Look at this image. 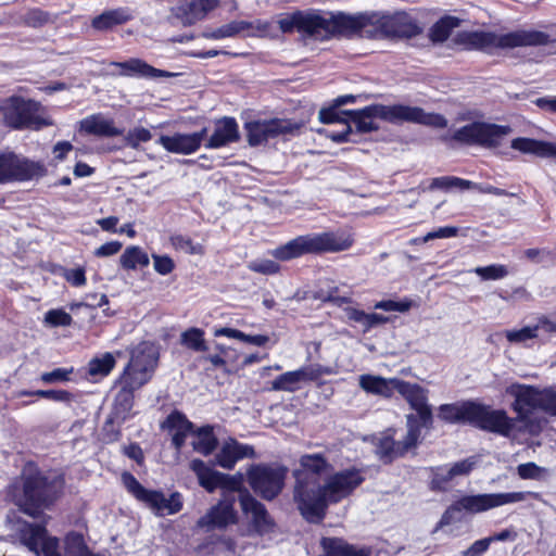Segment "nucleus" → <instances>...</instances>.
Segmentation results:
<instances>
[{
	"label": "nucleus",
	"mask_w": 556,
	"mask_h": 556,
	"mask_svg": "<svg viewBox=\"0 0 556 556\" xmlns=\"http://www.w3.org/2000/svg\"><path fill=\"white\" fill-rule=\"evenodd\" d=\"M300 374L298 370L283 372L271 382V389L276 391L295 392L300 389Z\"/></svg>",
	"instance_id": "nucleus-44"
},
{
	"label": "nucleus",
	"mask_w": 556,
	"mask_h": 556,
	"mask_svg": "<svg viewBox=\"0 0 556 556\" xmlns=\"http://www.w3.org/2000/svg\"><path fill=\"white\" fill-rule=\"evenodd\" d=\"M190 468L195 473L199 484L207 492H214L220 485L222 472L208 467L202 459L195 458Z\"/></svg>",
	"instance_id": "nucleus-34"
},
{
	"label": "nucleus",
	"mask_w": 556,
	"mask_h": 556,
	"mask_svg": "<svg viewBox=\"0 0 556 556\" xmlns=\"http://www.w3.org/2000/svg\"><path fill=\"white\" fill-rule=\"evenodd\" d=\"M220 485L218 489L230 492H243L245 489L242 488L243 477L241 473H237L235 476H230L222 472L220 477Z\"/></svg>",
	"instance_id": "nucleus-55"
},
{
	"label": "nucleus",
	"mask_w": 556,
	"mask_h": 556,
	"mask_svg": "<svg viewBox=\"0 0 556 556\" xmlns=\"http://www.w3.org/2000/svg\"><path fill=\"white\" fill-rule=\"evenodd\" d=\"M506 394L514 397L511 409L516 413L515 422H521L530 434H539L542 430L541 421L532 417L535 410L556 416V390L552 387L540 389L515 382L506 388Z\"/></svg>",
	"instance_id": "nucleus-8"
},
{
	"label": "nucleus",
	"mask_w": 556,
	"mask_h": 556,
	"mask_svg": "<svg viewBox=\"0 0 556 556\" xmlns=\"http://www.w3.org/2000/svg\"><path fill=\"white\" fill-rule=\"evenodd\" d=\"M116 366V359L110 352L92 357L87 365V377L91 382H99L108 377Z\"/></svg>",
	"instance_id": "nucleus-33"
},
{
	"label": "nucleus",
	"mask_w": 556,
	"mask_h": 556,
	"mask_svg": "<svg viewBox=\"0 0 556 556\" xmlns=\"http://www.w3.org/2000/svg\"><path fill=\"white\" fill-rule=\"evenodd\" d=\"M344 313L350 321L361 324L363 332L367 333L372 328L384 325L390 321V318L378 313H366L363 309L348 306L344 307Z\"/></svg>",
	"instance_id": "nucleus-35"
},
{
	"label": "nucleus",
	"mask_w": 556,
	"mask_h": 556,
	"mask_svg": "<svg viewBox=\"0 0 556 556\" xmlns=\"http://www.w3.org/2000/svg\"><path fill=\"white\" fill-rule=\"evenodd\" d=\"M131 15L127 9L118 8L108 10L92 18L91 26L97 30H109L115 26L123 25L130 21Z\"/></svg>",
	"instance_id": "nucleus-36"
},
{
	"label": "nucleus",
	"mask_w": 556,
	"mask_h": 556,
	"mask_svg": "<svg viewBox=\"0 0 556 556\" xmlns=\"http://www.w3.org/2000/svg\"><path fill=\"white\" fill-rule=\"evenodd\" d=\"M359 384L366 392L377 394L381 390L380 387L383 386V377L363 375Z\"/></svg>",
	"instance_id": "nucleus-61"
},
{
	"label": "nucleus",
	"mask_w": 556,
	"mask_h": 556,
	"mask_svg": "<svg viewBox=\"0 0 556 556\" xmlns=\"http://www.w3.org/2000/svg\"><path fill=\"white\" fill-rule=\"evenodd\" d=\"M492 543V539L484 538L475 541L466 551L463 552L464 556H481L484 554Z\"/></svg>",
	"instance_id": "nucleus-64"
},
{
	"label": "nucleus",
	"mask_w": 556,
	"mask_h": 556,
	"mask_svg": "<svg viewBox=\"0 0 556 556\" xmlns=\"http://www.w3.org/2000/svg\"><path fill=\"white\" fill-rule=\"evenodd\" d=\"M343 115L356 126L359 134L377 131L379 125L375 118L391 124L414 123L433 128L443 129L447 126V119L440 113H428L422 108L406 104L384 105L375 103L359 110H343Z\"/></svg>",
	"instance_id": "nucleus-4"
},
{
	"label": "nucleus",
	"mask_w": 556,
	"mask_h": 556,
	"mask_svg": "<svg viewBox=\"0 0 556 556\" xmlns=\"http://www.w3.org/2000/svg\"><path fill=\"white\" fill-rule=\"evenodd\" d=\"M239 502L243 513L252 515L251 522L258 534L263 535L274 530L275 521L265 505L253 497L248 490L241 492Z\"/></svg>",
	"instance_id": "nucleus-20"
},
{
	"label": "nucleus",
	"mask_w": 556,
	"mask_h": 556,
	"mask_svg": "<svg viewBox=\"0 0 556 556\" xmlns=\"http://www.w3.org/2000/svg\"><path fill=\"white\" fill-rule=\"evenodd\" d=\"M453 479L450 469L437 468L429 482V488L434 492H444L447 490V485Z\"/></svg>",
	"instance_id": "nucleus-50"
},
{
	"label": "nucleus",
	"mask_w": 556,
	"mask_h": 556,
	"mask_svg": "<svg viewBox=\"0 0 556 556\" xmlns=\"http://www.w3.org/2000/svg\"><path fill=\"white\" fill-rule=\"evenodd\" d=\"M354 244L352 235L325 231L298 236L278 245L270 254L276 261L289 262L304 255H320L349 250Z\"/></svg>",
	"instance_id": "nucleus-9"
},
{
	"label": "nucleus",
	"mask_w": 556,
	"mask_h": 556,
	"mask_svg": "<svg viewBox=\"0 0 556 556\" xmlns=\"http://www.w3.org/2000/svg\"><path fill=\"white\" fill-rule=\"evenodd\" d=\"M342 111H339V108L332 103V105L328 108H323L319 111V121L323 124H333V123H343L346 124L348 117H342Z\"/></svg>",
	"instance_id": "nucleus-53"
},
{
	"label": "nucleus",
	"mask_w": 556,
	"mask_h": 556,
	"mask_svg": "<svg viewBox=\"0 0 556 556\" xmlns=\"http://www.w3.org/2000/svg\"><path fill=\"white\" fill-rule=\"evenodd\" d=\"M517 472L523 480H544L548 476V469L533 462L518 465Z\"/></svg>",
	"instance_id": "nucleus-46"
},
{
	"label": "nucleus",
	"mask_w": 556,
	"mask_h": 556,
	"mask_svg": "<svg viewBox=\"0 0 556 556\" xmlns=\"http://www.w3.org/2000/svg\"><path fill=\"white\" fill-rule=\"evenodd\" d=\"M121 480L126 491L156 516L175 515L184 507L182 495L177 491L166 497L161 490L144 488L129 471H124L121 476Z\"/></svg>",
	"instance_id": "nucleus-12"
},
{
	"label": "nucleus",
	"mask_w": 556,
	"mask_h": 556,
	"mask_svg": "<svg viewBox=\"0 0 556 556\" xmlns=\"http://www.w3.org/2000/svg\"><path fill=\"white\" fill-rule=\"evenodd\" d=\"M528 497L539 501L541 500V493L527 491L463 495L444 510L435 526V530L448 526L454 521L462 520L463 513L476 515L506 504L522 502Z\"/></svg>",
	"instance_id": "nucleus-10"
},
{
	"label": "nucleus",
	"mask_w": 556,
	"mask_h": 556,
	"mask_svg": "<svg viewBox=\"0 0 556 556\" xmlns=\"http://www.w3.org/2000/svg\"><path fill=\"white\" fill-rule=\"evenodd\" d=\"M391 382L393 383L395 391L401 394L409 404L410 408L416 412V414H408L406 416V424H408V420L413 417L415 426L432 429L433 414L431 406L427 403V390L418 383H412L399 378H392Z\"/></svg>",
	"instance_id": "nucleus-16"
},
{
	"label": "nucleus",
	"mask_w": 556,
	"mask_h": 556,
	"mask_svg": "<svg viewBox=\"0 0 556 556\" xmlns=\"http://www.w3.org/2000/svg\"><path fill=\"white\" fill-rule=\"evenodd\" d=\"M205 332L198 327H190L180 334V344L193 352L204 353L208 350Z\"/></svg>",
	"instance_id": "nucleus-38"
},
{
	"label": "nucleus",
	"mask_w": 556,
	"mask_h": 556,
	"mask_svg": "<svg viewBox=\"0 0 556 556\" xmlns=\"http://www.w3.org/2000/svg\"><path fill=\"white\" fill-rule=\"evenodd\" d=\"M152 258L154 270L162 276L170 274L176 267L174 260L169 255L153 253Z\"/></svg>",
	"instance_id": "nucleus-58"
},
{
	"label": "nucleus",
	"mask_w": 556,
	"mask_h": 556,
	"mask_svg": "<svg viewBox=\"0 0 556 556\" xmlns=\"http://www.w3.org/2000/svg\"><path fill=\"white\" fill-rule=\"evenodd\" d=\"M249 268L262 275H276L280 271V265L273 260H261L250 263Z\"/></svg>",
	"instance_id": "nucleus-57"
},
{
	"label": "nucleus",
	"mask_w": 556,
	"mask_h": 556,
	"mask_svg": "<svg viewBox=\"0 0 556 556\" xmlns=\"http://www.w3.org/2000/svg\"><path fill=\"white\" fill-rule=\"evenodd\" d=\"M473 273L477 274L482 280H498L508 275V269L506 265L492 264L477 267L473 269Z\"/></svg>",
	"instance_id": "nucleus-47"
},
{
	"label": "nucleus",
	"mask_w": 556,
	"mask_h": 556,
	"mask_svg": "<svg viewBox=\"0 0 556 556\" xmlns=\"http://www.w3.org/2000/svg\"><path fill=\"white\" fill-rule=\"evenodd\" d=\"M438 418L451 425L468 424L504 438H509L515 430V419L505 409H496L473 400L441 404L438 407Z\"/></svg>",
	"instance_id": "nucleus-5"
},
{
	"label": "nucleus",
	"mask_w": 556,
	"mask_h": 556,
	"mask_svg": "<svg viewBox=\"0 0 556 556\" xmlns=\"http://www.w3.org/2000/svg\"><path fill=\"white\" fill-rule=\"evenodd\" d=\"M20 538L30 552L39 555L43 543L51 536L48 535L46 525L25 522L24 527L20 530Z\"/></svg>",
	"instance_id": "nucleus-29"
},
{
	"label": "nucleus",
	"mask_w": 556,
	"mask_h": 556,
	"mask_svg": "<svg viewBox=\"0 0 556 556\" xmlns=\"http://www.w3.org/2000/svg\"><path fill=\"white\" fill-rule=\"evenodd\" d=\"M152 139V134L144 127H135L129 129L124 136L125 146L131 149H138L140 143L148 142Z\"/></svg>",
	"instance_id": "nucleus-48"
},
{
	"label": "nucleus",
	"mask_w": 556,
	"mask_h": 556,
	"mask_svg": "<svg viewBox=\"0 0 556 556\" xmlns=\"http://www.w3.org/2000/svg\"><path fill=\"white\" fill-rule=\"evenodd\" d=\"M63 276L73 287H81L87 282L86 270L83 267L66 269Z\"/></svg>",
	"instance_id": "nucleus-63"
},
{
	"label": "nucleus",
	"mask_w": 556,
	"mask_h": 556,
	"mask_svg": "<svg viewBox=\"0 0 556 556\" xmlns=\"http://www.w3.org/2000/svg\"><path fill=\"white\" fill-rule=\"evenodd\" d=\"M554 42L548 34L535 29H518L501 35L488 30H459L451 39L454 49L486 54H493L496 49L541 47Z\"/></svg>",
	"instance_id": "nucleus-6"
},
{
	"label": "nucleus",
	"mask_w": 556,
	"mask_h": 556,
	"mask_svg": "<svg viewBox=\"0 0 556 556\" xmlns=\"http://www.w3.org/2000/svg\"><path fill=\"white\" fill-rule=\"evenodd\" d=\"M240 140L239 125L235 117L224 116L215 121L211 137L204 142L206 149H220Z\"/></svg>",
	"instance_id": "nucleus-23"
},
{
	"label": "nucleus",
	"mask_w": 556,
	"mask_h": 556,
	"mask_svg": "<svg viewBox=\"0 0 556 556\" xmlns=\"http://www.w3.org/2000/svg\"><path fill=\"white\" fill-rule=\"evenodd\" d=\"M112 76L138 77V78H161L169 77L172 73L155 68L139 58H130L123 62L111 61L108 63Z\"/></svg>",
	"instance_id": "nucleus-19"
},
{
	"label": "nucleus",
	"mask_w": 556,
	"mask_h": 556,
	"mask_svg": "<svg viewBox=\"0 0 556 556\" xmlns=\"http://www.w3.org/2000/svg\"><path fill=\"white\" fill-rule=\"evenodd\" d=\"M157 366V355L147 344L131 351L130 358L115 381L121 388L114 399L118 413L128 414L135 404V392L148 383Z\"/></svg>",
	"instance_id": "nucleus-7"
},
{
	"label": "nucleus",
	"mask_w": 556,
	"mask_h": 556,
	"mask_svg": "<svg viewBox=\"0 0 556 556\" xmlns=\"http://www.w3.org/2000/svg\"><path fill=\"white\" fill-rule=\"evenodd\" d=\"M157 142L170 153L188 155L198 151L195 138L191 137L190 134L162 135Z\"/></svg>",
	"instance_id": "nucleus-30"
},
{
	"label": "nucleus",
	"mask_w": 556,
	"mask_h": 556,
	"mask_svg": "<svg viewBox=\"0 0 556 556\" xmlns=\"http://www.w3.org/2000/svg\"><path fill=\"white\" fill-rule=\"evenodd\" d=\"M215 350L217 351V353L203 355L202 359L204 362H208L213 366V368L226 369L227 362L225 359V356L229 348L222 343H215Z\"/></svg>",
	"instance_id": "nucleus-56"
},
{
	"label": "nucleus",
	"mask_w": 556,
	"mask_h": 556,
	"mask_svg": "<svg viewBox=\"0 0 556 556\" xmlns=\"http://www.w3.org/2000/svg\"><path fill=\"white\" fill-rule=\"evenodd\" d=\"M412 307L410 301H394V300H382L379 302H376L374 305V308L376 309H382L386 312H400L405 313L409 311Z\"/></svg>",
	"instance_id": "nucleus-59"
},
{
	"label": "nucleus",
	"mask_w": 556,
	"mask_h": 556,
	"mask_svg": "<svg viewBox=\"0 0 556 556\" xmlns=\"http://www.w3.org/2000/svg\"><path fill=\"white\" fill-rule=\"evenodd\" d=\"M323 554L319 556H370L367 547H357L339 536H323L320 539Z\"/></svg>",
	"instance_id": "nucleus-27"
},
{
	"label": "nucleus",
	"mask_w": 556,
	"mask_h": 556,
	"mask_svg": "<svg viewBox=\"0 0 556 556\" xmlns=\"http://www.w3.org/2000/svg\"><path fill=\"white\" fill-rule=\"evenodd\" d=\"M506 338L510 342H523L530 339H535L538 338L536 328H534V326H527L519 330L508 331Z\"/></svg>",
	"instance_id": "nucleus-60"
},
{
	"label": "nucleus",
	"mask_w": 556,
	"mask_h": 556,
	"mask_svg": "<svg viewBox=\"0 0 556 556\" xmlns=\"http://www.w3.org/2000/svg\"><path fill=\"white\" fill-rule=\"evenodd\" d=\"M462 18L445 14L434 22L428 31V38L432 43H443L452 35L453 30L462 25Z\"/></svg>",
	"instance_id": "nucleus-31"
},
{
	"label": "nucleus",
	"mask_w": 556,
	"mask_h": 556,
	"mask_svg": "<svg viewBox=\"0 0 556 556\" xmlns=\"http://www.w3.org/2000/svg\"><path fill=\"white\" fill-rule=\"evenodd\" d=\"M192 435L195 437V440L192 441L193 450L203 456L213 454L218 446V439L212 425L194 427Z\"/></svg>",
	"instance_id": "nucleus-32"
},
{
	"label": "nucleus",
	"mask_w": 556,
	"mask_h": 556,
	"mask_svg": "<svg viewBox=\"0 0 556 556\" xmlns=\"http://www.w3.org/2000/svg\"><path fill=\"white\" fill-rule=\"evenodd\" d=\"M65 484L64 473L49 476L30 462L7 485L5 498L22 514L38 519L62 497Z\"/></svg>",
	"instance_id": "nucleus-3"
},
{
	"label": "nucleus",
	"mask_w": 556,
	"mask_h": 556,
	"mask_svg": "<svg viewBox=\"0 0 556 556\" xmlns=\"http://www.w3.org/2000/svg\"><path fill=\"white\" fill-rule=\"evenodd\" d=\"M472 187V181L456 176H441L431 179L429 189L450 191L453 188H459L462 190H469Z\"/></svg>",
	"instance_id": "nucleus-41"
},
{
	"label": "nucleus",
	"mask_w": 556,
	"mask_h": 556,
	"mask_svg": "<svg viewBox=\"0 0 556 556\" xmlns=\"http://www.w3.org/2000/svg\"><path fill=\"white\" fill-rule=\"evenodd\" d=\"M299 463L301 468L293 471V500L301 516L309 523H321L330 505L351 496L365 481L362 469L350 467L334 472L320 484L317 477L331 467L321 453L304 454Z\"/></svg>",
	"instance_id": "nucleus-2"
},
{
	"label": "nucleus",
	"mask_w": 556,
	"mask_h": 556,
	"mask_svg": "<svg viewBox=\"0 0 556 556\" xmlns=\"http://www.w3.org/2000/svg\"><path fill=\"white\" fill-rule=\"evenodd\" d=\"M413 417L406 424V434L403 440L395 439L396 430L388 428L374 443L375 455L383 465H391L395 460L406 457L409 453L417 454V448L422 442V428L415 426Z\"/></svg>",
	"instance_id": "nucleus-11"
},
{
	"label": "nucleus",
	"mask_w": 556,
	"mask_h": 556,
	"mask_svg": "<svg viewBox=\"0 0 556 556\" xmlns=\"http://www.w3.org/2000/svg\"><path fill=\"white\" fill-rule=\"evenodd\" d=\"M73 368L58 367L49 372H43L40 376V380L46 383L65 382L71 380V374Z\"/></svg>",
	"instance_id": "nucleus-54"
},
{
	"label": "nucleus",
	"mask_w": 556,
	"mask_h": 556,
	"mask_svg": "<svg viewBox=\"0 0 556 556\" xmlns=\"http://www.w3.org/2000/svg\"><path fill=\"white\" fill-rule=\"evenodd\" d=\"M291 12H287L286 14H290ZM283 13H280L276 16V25H274L273 22L270 21H265V20H256L255 22H252L253 23V27L250 28V30H252V33L250 34V36H257V37H266V38H270V39H275V38H278V33H277V29L282 34V35H286L279 27V24H278V21H279V17L280 15H282ZM292 33H290L289 35H291Z\"/></svg>",
	"instance_id": "nucleus-43"
},
{
	"label": "nucleus",
	"mask_w": 556,
	"mask_h": 556,
	"mask_svg": "<svg viewBox=\"0 0 556 556\" xmlns=\"http://www.w3.org/2000/svg\"><path fill=\"white\" fill-rule=\"evenodd\" d=\"M253 27V23L249 21H232L228 24H225L216 29H214L210 34H205L206 38L210 39H223L227 37H233L242 31L250 30Z\"/></svg>",
	"instance_id": "nucleus-39"
},
{
	"label": "nucleus",
	"mask_w": 556,
	"mask_h": 556,
	"mask_svg": "<svg viewBox=\"0 0 556 556\" xmlns=\"http://www.w3.org/2000/svg\"><path fill=\"white\" fill-rule=\"evenodd\" d=\"M121 266L126 270H134L138 266L147 267L150 263L149 255L138 245L127 247L119 257Z\"/></svg>",
	"instance_id": "nucleus-37"
},
{
	"label": "nucleus",
	"mask_w": 556,
	"mask_h": 556,
	"mask_svg": "<svg viewBox=\"0 0 556 556\" xmlns=\"http://www.w3.org/2000/svg\"><path fill=\"white\" fill-rule=\"evenodd\" d=\"M219 4V0H186L178 7V16L185 25H193L204 20Z\"/></svg>",
	"instance_id": "nucleus-26"
},
{
	"label": "nucleus",
	"mask_w": 556,
	"mask_h": 556,
	"mask_svg": "<svg viewBox=\"0 0 556 556\" xmlns=\"http://www.w3.org/2000/svg\"><path fill=\"white\" fill-rule=\"evenodd\" d=\"M65 542L68 552L72 548H76L78 551L77 556H99L98 554H94L89 549V547L85 543L84 536L80 533L72 532L66 536Z\"/></svg>",
	"instance_id": "nucleus-52"
},
{
	"label": "nucleus",
	"mask_w": 556,
	"mask_h": 556,
	"mask_svg": "<svg viewBox=\"0 0 556 556\" xmlns=\"http://www.w3.org/2000/svg\"><path fill=\"white\" fill-rule=\"evenodd\" d=\"M233 503V498L219 501L199 519L198 525L208 529H225L230 525H236L238 522V515Z\"/></svg>",
	"instance_id": "nucleus-21"
},
{
	"label": "nucleus",
	"mask_w": 556,
	"mask_h": 556,
	"mask_svg": "<svg viewBox=\"0 0 556 556\" xmlns=\"http://www.w3.org/2000/svg\"><path fill=\"white\" fill-rule=\"evenodd\" d=\"M161 429L172 433V445L180 451L185 446L188 435L192 434L194 424L182 412L174 409L161 424Z\"/></svg>",
	"instance_id": "nucleus-22"
},
{
	"label": "nucleus",
	"mask_w": 556,
	"mask_h": 556,
	"mask_svg": "<svg viewBox=\"0 0 556 556\" xmlns=\"http://www.w3.org/2000/svg\"><path fill=\"white\" fill-rule=\"evenodd\" d=\"M18 396H37L40 399L51 400L54 402H61V403H66V404L72 403L73 401H75V397H76L74 393H72L67 390H63V389H60V390H53V389L35 390V391L22 390L18 392Z\"/></svg>",
	"instance_id": "nucleus-40"
},
{
	"label": "nucleus",
	"mask_w": 556,
	"mask_h": 556,
	"mask_svg": "<svg viewBox=\"0 0 556 556\" xmlns=\"http://www.w3.org/2000/svg\"><path fill=\"white\" fill-rule=\"evenodd\" d=\"M170 242L176 250H181L190 255H203L205 253L204 245L193 242L188 236L173 235Z\"/></svg>",
	"instance_id": "nucleus-45"
},
{
	"label": "nucleus",
	"mask_w": 556,
	"mask_h": 556,
	"mask_svg": "<svg viewBox=\"0 0 556 556\" xmlns=\"http://www.w3.org/2000/svg\"><path fill=\"white\" fill-rule=\"evenodd\" d=\"M285 34L299 33L303 38L328 41L333 38L413 39L424 28L416 17L404 10L364 11L355 14L343 11L329 12V17L318 10H294L282 14L278 21Z\"/></svg>",
	"instance_id": "nucleus-1"
},
{
	"label": "nucleus",
	"mask_w": 556,
	"mask_h": 556,
	"mask_svg": "<svg viewBox=\"0 0 556 556\" xmlns=\"http://www.w3.org/2000/svg\"><path fill=\"white\" fill-rule=\"evenodd\" d=\"M302 126V123L291 118L273 117L269 119L245 122L244 130L248 144L250 147H258L280 136L299 135Z\"/></svg>",
	"instance_id": "nucleus-15"
},
{
	"label": "nucleus",
	"mask_w": 556,
	"mask_h": 556,
	"mask_svg": "<svg viewBox=\"0 0 556 556\" xmlns=\"http://www.w3.org/2000/svg\"><path fill=\"white\" fill-rule=\"evenodd\" d=\"M288 469L285 466L252 465L248 481L253 491L266 501L276 498L285 486Z\"/></svg>",
	"instance_id": "nucleus-17"
},
{
	"label": "nucleus",
	"mask_w": 556,
	"mask_h": 556,
	"mask_svg": "<svg viewBox=\"0 0 556 556\" xmlns=\"http://www.w3.org/2000/svg\"><path fill=\"white\" fill-rule=\"evenodd\" d=\"M45 323L51 327H68L73 317L63 308H52L45 314Z\"/></svg>",
	"instance_id": "nucleus-49"
},
{
	"label": "nucleus",
	"mask_w": 556,
	"mask_h": 556,
	"mask_svg": "<svg viewBox=\"0 0 556 556\" xmlns=\"http://www.w3.org/2000/svg\"><path fill=\"white\" fill-rule=\"evenodd\" d=\"M296 370L300 374L301 382H316L318 386L324 384V382L319 381L323 376H330L334 374L332 367L324 366L321 364L302 366Z\"/></svg>",
	"instance_id": "nucleus-42"
},
{
	"label": "nucleus",
	"mask_w": 556,
	"mask_h": 556,
	"mask_svg": "<svg viewBox=\"0 0 556 556\" xmlns=\"http://www.w3.org/2000/svg\"><path fill=\"white\" fill-rule=\"evenodd\" d=\"M43 163L20 159L15 153L0 154V184L28 181L47 175Z\"/></svg>",
	"instance_id": "nucleus-18"
},
{
	"label": "nucleus",
	"mask_w": 556,
	"mask_h": 556,
	"mask_svg": "<svg viewBox=\"0 0 556 556\" xmlns=\"http://www.w3.org/2000/svg\"><path fill=\"white\" fill-rule=\"evenodd\" d=\"M510 147L523 154L539 157H556V143L533 138L518 137L511 140Z\"/></svg>",
	"instance_id": "nucleus-28"
},
{
	"label": "nucleus",
	"mask_w": 556,
	"mask_h": 556,
	"mask_svg": "<svg viewBox=\"0 0 556 556\" xmlns=\"http://www.w3.org/2000/svg\"><path fill=\"white\" fill-rule=\"evenodd\" d=\"M41 103L34 99L13 96L3 110L5 125L15 130H40L53 125L50 117L39 115Z\"/></svg>",
	"instance_id": "nucleus-13"
},
{
	"label": "nucleus",
	"mask_w": 556,
	"mask_h": 556,
	"mask_svg": "<svg viewBox=\"0 0 556 556\" xmlns=\"http://www.w3.org/2000/svg\"><path fill=\"white\" fill-rule=\"evenodd\" d=\"M254 456L255 451L252 445L242 444L236 439L230 438L224 442L219 452L215 455V462L219 467L231 470L239 460Z\"/></svg>",
	"instance_id": "nucleus-24"
},
{
	"label": "nucleus",
	"mask_w": 556,
	"mask_h": 556,
	"mask_svg": "<svg viewBox=\"0 0 556 556\" xmlns=\"http://www.w3.org/2000/svg\"><path fill=\"white\" fill-rule=\"evenodd\" d=\"M51 22L53 21L50 13L39 8L30 9L25 14V24L29 27L40 28Z\"/></svg>",
	"instance_id": "nucleus-51"
},
{
	"label": "nucleus",
	"mask_w": 556,
	"mask_h": 556,
	"mask_svg": "<svg viewBox=\"0 0 556 556\" xmlns=\"http://www.w3.org/2000/svg\"><path fill=\"white\" fill-rule=\"evenodd\" d=\"M458 235V228L455 226H444L440 227L437 230L428 232L420 240L422 242H428L433 239H442V238H453Z\"/></svg>",
	"instance_id": "nucleus-62"
},
{
	"label": "nucleus",
	"mask_w": 556,
	"mask_h": 556,
	"mask_svg": "<svg viewBox=\"0 0 556 556\" xmlns=\"http://www.w3.org/2000/svg\"><path fill=\"white\" fill-rule=\"evenodd\" d=\"M79 131L105 138L118 137L124 134V129L116 127L112 118H104L101 114H92L81 119Z\"/></svg>",
	"instance_id": "nucleus-25"
},
{
	"label": "nucleus",
	"mask_w": 556,
	"mask_h": 556,
	"mask_svg": "<svg viewBox=\"0 0 556 556\" xmlns=\"http://www.w3.org/2000/svg\"><path fill=\"white\" fill-rule=\"evenodd\" d=\"M511 132L509 125H498L482 121H473L457 128L451 140L462 146H479L483 148H498L505 136Z\"/></svg>",
	"instance_id": "nucleus-14"
}]
</instances>
